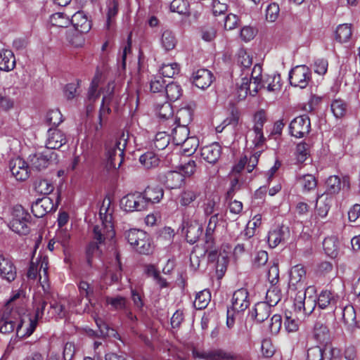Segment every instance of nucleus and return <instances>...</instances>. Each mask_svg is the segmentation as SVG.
Segmentation results:
<instances>
[{"mask_svg": "<svg viewBox=\"0 0 360 360\" xmlns=\"http://www.w3.org/2000/svg\"><path fill=\"white\" fill-rule=\"evenodd\" d=\"M134 211H142L148 207L146 200L140 192L134 193Z\"/></svg>", "mask_w": 360, "mask_h": 360, "instance_id": "nucleus-57", "label": "nucleus"}, {"mask_svg": "<svg viewBox=\"0 0 360 360\" xmlns=\"http://www.w3.org/2000/svg\"><path fill=\"white\" fill-rule=\"evenodd\" d=\"M120 141L110 140L105 143L108 169H118L124 160V148L120 147ZM124 147V143L122 145Z\"/></svg>", "mask_w": 360, "mask_h": 360, "instance_id": "nucleus-5", "label": "nucleus"}, {"mask_svg": "<svg viewBox=\"0 0 360 360\" xmlns=\"http://www.w3.org/2000/svg\"><path fill=\"white\" fill-rule=\"evenodd\" d=\"M9 169L12 176L17 181H25L30 176L29 166L27 163L20 157L10 160Z\"/></svg>", "mask_w": 360, "mask_h": 360, "instance_id": "nucleus-12", "label": "nucleus"}, {"mask_svg": "<svg viewBox=\"0 0 360 360\" xmlns=\"http://www.w3.org/2000/svg\"><path fill=\"white\" fill-rule=\"evenodd\" d=\"M311 130L310 119L307 115H301L294 118L290 123L289 132L296 138H303Z\"/></svg>", "mask_w": 360, "mask_h": 360, "instance_id": "nucleus-10", "label": "nucleus"}, {"mask_svg": "<svg viewBox=\"0 0 360 360\" xmlns=\"http://www.w3.org/2000/svg\"><path fill=\"white\" fill-rule=\"evenodd\" d=\"M66 138L65 134L56 128H50L48 131V138L46 147L48 150L58 149L65 144Z\"/></svg>", "mask_w": 360, "mask_h": 360, "instance_id": "nucleus-17", "label": "nucleus"}, {"mask_svg": "<svg viewBox=\"0 0 360 360\" xmlns=\"http://www.w3.org/2000/svg\"><path fill=\"white\" fill-rule=\"evenodd\" d=\"M181 232L185 235L187 242L194 244L201 236L202 227L195 219L189 218L188 215L184 214Z\"/></svg>", "mask_w": 360, "mask_h": 360, "instance_id": "nucleus-8", "label": "nucleus"}, {"mask_svg": "<svg viewBox=\"0 0 360 360\" xmlns=\"http://www.w3.org/2000/svg\"><path fill=\"white\" fill-rule=\"evenodd\" d=\"M50 318H63L65 316V307L56 301L50 303V309L48 311Z\"/></svg>", "mask_w": 360, "mask_h": 360, "instance_id": "nucleus-50", "label": "nucleus"}, {"mask_svg": "<svg viewBox=\"0 0 360 360\" xmlns=\"http://www.w3.org/2000/svg\"><path fill=\"white\" fill-rule=\"evenodd\" d=\"M134 248L140 254L148 255L151 252V243L150 237L147 233H145V237H143L141 240H139V244H137Z\"/></svg>", "mask_w": 360, "mask_h": 360, "instance_id": "nucleus-48", "label": "nucleus"}, {"mask_svg": "<svg viewBox=\"0 0 360 360\" xmlns=\"http://www.w3.org/2000/svg\"><path fill=\"white\" fill-rule=\"evenodd\" d=\"M238 63L244 68H249L252 64V58L245 50L240 49L238 53Z\"/></svg>", "mask_w": 360, "mask_h": 360, "instance_id": "nucleus-54", "label": "nucleus"}, {"mask_svg": "<svg viewBox=\"0 0 360 360\" xmlns=\"http://www.w3.org/2000/svg\"><path fill=\"white\" fill-rule=\"evenodd\" d=\"M134 193L127 194L120 200V207L126 212H134Z\"/></svg>", "mask_w": 360, "mask_h": 360, "instance_id": "nucleus-60", "label": "nucleus"}, {"mask_svg": "<svg viewBox=\"0 0 360 360\" xmlns=\"http://www.w3.org/2000/svg\"><path fill=\"white\" fill-rule=\"evenodd\" d=\"M170 136L176 145H180L188 137L189 129L188 127L177 125L171 130Z\"/></svg>", "mask_w": 360, "mask_h": 360, "instance_id": "nucleus-27", "label": "nucleus"}, {"mask_svg": "<svg viewBox=\"0 0 360 360\" xmlns=\"http://www.w3.org/2000/svg\"><path fill=\"white\" fill-rule=\"evenodd\" d=\"M58 202L54 203L51 198L44 196L41 198H38L32 204L31 211L34 217L41 218L51 211H55Z\"/></svg>", "mask_w": 360, "mask_h": 360, "instance_id": "nucleus-11", "label": "nucleus"}, {"mask_svg": "<svg viewBox=\"0 0 360 360\" xmlns=\"http://www.w3.org/2000/svg\"><path fill=\"white\" fill-rule=\"evenodd\" d=\"M191 79L198 88L204 89L210 86L212 83L213 75L207 69H199L193 73Z\"/></svg>", "mask_w": 360, "mask_h": 360, "instance_id": "nucleus-16", "label": "nucleus"}, {"mask_svg": "<svg viewBox=\"0 0 360 360\" xmlns=\"http://www.w3.org/2000/svg\"><path fill=\"white\" fill-rule=\"evenodd\" d=\"M196 356L205 360H221L229 359L228 354L221 350L197 352Z\"/></svg>", "mask_w": 360, "mask_h": 360, "instance_id": "nucleus-39", "label": "nucleus"}, {"mask_svg": "<svg viewBox=\"0 0 360 360\" xmlns=\"http://www.w3.org/2000/svg\"><path fill=\"white\" fill-rule=\"evenodd\" d=\"M100 216L101 224L94 226L92 236L94 240L89 244L86 248L87 263L89 266L92 264V256L99 250L98 245L104 243L106 239L111 238L115 236L111 214H105L103 217L101 208Z\"/></svg>", "mask_w": 360, "mask_h": 360, "instance_id": "nucleus-2", "label": "nucleus"}, {"mask_svg": "<svg viewBox=\"0 0 360 360\" xmlns=\"http://www.w3.org/2000/svg\"><path fill=\"white\" fill-rule=\"evenodd\" d=\"M36 189L41 194L49 195L53 191L54 187L49 180L42 179L38 183Z\"/></svg>", "mask_w": 360, "mask_h": 360, "instance_id": "nucleus-58", "label": "nucleus"}, {"mask_svg": "<svg viewBox=\"0 0 360 360\" xmlns=\"http://www.w3.org/2000/svg\"><path fill=\"white\" fill-rule=\"evenodd\" d=\"M115 83L114 82H109L107 86L102 89L103 96L102 99L101 106L99 110V124L96 126V129L98 131L102 128L103 122L105 120L107 116L111 112L110 104L117 96L115 94Z\"/></svg>", "mask_w": 360, "mask_h": 360, "instance_id": "nucleus-6", "label": "nucleus"}, {"mask_svg": "<svg viewBox=\"0 0 360 360\" xmlns=\"http://www.w3.org/2000/svg\"><path fill=\"white\" fill-rule=\"evenodd\" d=\"M57 161V153L47 148L41 153H37L30 157V167L37 171L45 169L51 164L56 163Z\"/></svg>", "mask_w": 360, "mask_h": 360, "instance_id": "nucleus-7", "label": "nucleus"}, {"mask_svg": "<svg viewBox=\"0 0 360 360\" xmlns=\"http://www.w3.org/2000/svg\"><path fill=\"white\" fill-rule=\"evenodd\" d=\"M169 137L168 131L158 132L154 140V146L159 150L165 149L169 143Z\"/></svg>", "mask_w": 360, "mask_h": 360, "instance_id": "nucleus-45", "label": "nucleus"}, {"mask_svg": "<svg viewBox=\"0 0 360 360\" xmlns=\"http://www.w3.org/2000/svg\"><path fill=\"white\" fill-rule=\"evenodd\" d=\"M317 304V296L314 287H308L304 292L299 291L294 299V307L297 313L309 315Z\"/></svg>", "mask_w": 360, "mask_h": 360, "instance_id": "nucleus-3", "label": "nucleus"}, {"mask_svg": "<svg viewBox=\"0 0 360 360\" xmlns=\"http://www.w3.org/2000/svg\"><path fill=\"white\" fill-rule=\"evenodd\" d=\"M146 233V232L140 229H131L127 231L124 235L128 243L134 248L139 244V240H141V238L145 237Z\"/></svg>", "mask_w": 360, "mask_h": 360, "instance_id": "nucleus-40", "label": "nucleus"}, {"mask_svg": "<svg viewBox=\"0 0 360 360\" xmlns=\"http://www.w3.org/2000/svg\"><path fill=\"white\" fill-rule=\"evenodd\" d=\"M141 193L148 206L150 204L159 202L164 195V191L160 186H148Z\"/></svg>", "mask_w": 360, "mask_h": 360, "instance_id": "nucleus-24", "label": "nucleus"}, {"mask_svg": "<svg viewBox=\"0 0 360 360\" xmlns=\"http://www.w3.org/2000/svg\"><path fill=\"white\" fill-rule=\"evenodd\" d=\"M167 98L170 101H176L182 95L181 86L175 82H171L166 85L165 89Z\"/></svg>", "mask_w": 360, "mask_h": 360, "instance_id": "nucleus-35", "label": "nucleus"}, {"mask_svg": "<svg viewBox=\"0 0 360 360\" xmlns=\"http://www.w3.org/2000/svg\"><path fill=\"white\" fill-rule=\"evenodd\" d=\"M314 337L320 343L326 344L330 339L328 327L320 322H317L314 328Z\"/></svg>", "mask_w": 360, "mask_h": 360, "instance_id": "nucleus-28", "label": "nucleus"}, {"mask_svg": "<svg viewBox=\"0 0 360 360\" xmlns=\"http://www.w3.org/2000/svg\"><path fill=\"white\" fill-rule=\"evenodd\" d=\"M246 139H250L252 140V144L256 148H259L262 146L266 141L262 130L255 131L252 129L249 131L246 135Z\"/></svg>", "mask_w": 360, "mask_h": 360, "instance_id": "nucleus-47", "label": "nucleus"}, {"mask_svg": "<svg viewBox=\"0 0 360 360\" xmlns=\"http://www.w3.org/2000/svg\"><path fill=\"white\" fill-rule=\"evenodd\" d=\"M15 58L13 53L8 49L0 52V70L9 72L15 67Z\"/></svg>", "mask_w": 360, "mask_h": 360, "instance_id": "nucleus-25", "label": "nucleus"}, {"mask_svg": "<svg viewBox=\"0 0 360 360\" xmlns=\"http://www.w3.org/2000/svg\"><path fill=\"white\" fill-rule=\"evenodd\" d=\"M165 86V80L162 76H155L150 82V90L154 93L161 92Z\"/></svg>", "mask_w": 360, "mask_h": 360, "instance_id": "nucleus-59", "label": "nucleus"}, {"mask_svg": "<svg viewBox=\"0 0 360 360\" xmlns=\"http://www.w3.org/2000/svg\"><path fill=\"white\" fill-rule=\"evenodd\" d=\"M339 296L330 290H322L317 297V305L321 309L335 307Z\"/></svg>", "mask_w": 360, "mask_h": 360, "instance_id": "nucleus-19", "label": "nucleus"}, {"mask_svg": "<svg viewBox=\"0 0 360 360\" xmlns=\"http://www.w3.org/2000/svg\"><path fill=\"white\" fill-rule=\"evenodd\" d=\"M193 119V110L191 108H182L176 112L175 122L177 125L188 127Z\"/></svg>", "mask_w": 360, "mask_h": 360, "instance_id": "nucleus-30", "label": "nucleus"}, {"mask_svg": "<svg viewBox=\"0 0 360 360\" xmlns=\"http://www.w3.org/2000/svg\"><path fill=\"white\" fill-rule=\"evenodd\" d=\"M271 307L268 303L258 302L255 307V319L258 322H263L270 316Z\"/></svg>", "mask_w": 360, "mask_h": 360, "instance_id": "nucleus-29", "label": "nucleus"}, {"mask_svg": "<svg viewBox=\"0 0 360 360\" xmlns=\"http://www.w3.org/2000/svg\"><path fill=\"white\" fill-rule=\"evenodd\" d=\"M180 71L179 65L176 63L163 64L160 69V72L165 77L172 78L179 74Z\"/></svg>", "mask_w": 360, "mask_h": 360, "instance_id": "nucleus-46", "label": "nucleus"}, {"mask_svg": "<svg viewBox=\"0 0 360 360\" xmlns=\"http://www.w3.org/2000/svg\"><path fill=\"white\" fill-rule=\"evenodd\" d=\"M250 306L249 293L245 288L236 290L232 297V311L238 313L244 311Z\"/></svg>", "mask_w": 360, "mask_h": 360, "instance_id": "nucleus-13", "label": "nucleus"}, {"mask_svg": "<svg viewBox=\"0 0 360 360\" xmlns=\"http://www.w3.org/2000/svg\"><path fill=\"white\" fill-rule=\"evenodd\" d=\"M284 325L288 332H295L298 330V320L292 317L291 312L285 313Z\"/></svg>", "mask_w": 360, "mask_h": 360, "instance_id": "nucleus-55", "label": "nucleus"}, {"mask_svg": "<svg viewBox=\"0 0 360 360\" xmlns=\"http://www.w3.org/2000/svg\"><path fill=\"white\" fill-rule=\"evenodd\" d=\"M289 235V230L285 226H276L269 232L268 243L271 248H275L283 241Z\"/></svg>", "mask_w": 360, "mask_h": 360, "instance_id": "nucleus-21", "label": "nucleus"}, {"mask_svg": "<svg viewBox=\"0 0 360 360\" xmlns=\"http://www.w3.org/2000/svg\"><path fill=\"white\" fill-rule=\"evenodd\" d=\"M99 86V78L95 77L88 91L87 98L89 103H94L100 96L101 92L98 91Z\"/></svg>", "mask_w": 360, "mask_h": 360, "instance_id": "nucleus-49", "label": "nucleus"}, {"mask_svg": "<svg viewBox=\"0 0 360 360\" xmlns=\"http://www.w3.org/2000/svg\"><path fill=\"white\" fill-rule=\"evenodd\" d=\"M210 300V292L208 290H203L197 293L193 304L197 309H203L208 305Z\"/></svg>", "mask_w": 360, "mask_h": 360, "instance_id": "nucleus-36", "label": "nucleus"}, {"mask_svg": "<svg viewBox=\"0 0 360 360\" xmlns=\"http://www.w3.org/2000/svg\"><path fill=\"white\" fill-rule=\"evenodd\" d=\"M266 303L270 306L274 307L276 305L281 299V294L279 290L274 287L268 290L266 295Z\"/></svg>", "mask_w": 360, "mask_h": 360, "instance_id": "nucleus-53", "label": "nucleus"}, {"mask_svg": "<svg viewBox=\"0 0 360 360\" xmlns=\"http://www.w3.org/2000/svg\"><path fill=\"white\" fill-rule=\"evenodd\" d=\"M279 6L276 3L269 4L266 11V18L270 22H274L279 14Z\"/></svg>", "mask_w": 360, "mask_h": 360, "instance_id": "nucleus-61", "label": "nucleus"}, {"mask_svg": "<svg viewBox=\"0 0 360 360\" xmlns=\"http://www.w3.org/2000/svg\"><path fill=\"white\" fill-rule=\"evenodd\" d=\"M27 302L28 297L23 289L14 290L5 304L4 311L13 313L19 319L24 316H29L26 314Z\"/></svg>", "mask_w": 360, "mask_h": 360, "instance_id": "nucleus-4", "label": "nucleus"}, {"mask_svg": "<svg viewBox=\"0 0 360 360\" xmlns=\"http://www.w3.org/2000/svg\"><path fill=\"white\" fill-rule=\"evenodd\" d=\"M157 113L160 118L167 120L169 122H174V120L172 118L173 110L169 102L158 105L157 106Z\"/></svg>", "mask_w": 360, "mask_h": 360, "instance_id": "nucleus-42", "label": "nucleus"}, {"mask_svg": "<svg viewBox=\"0 0 360 360\" xmlns=\"http://www.w3.org/2000/svg\"><path fill=\"white\" fill-rule=\"evenodd\" d=\"M139 161L146 168L155 167L159 164V158L151 151H148L140 156Z\"/></svg>", "mask_w": 360, "mask_h": 360, "instance_id": "nucleus-41", "label": "nucleus"}, {"mask_svg": "<svg viewBox=\"0 0 360 360\" xmlns=\"http://www.w3.org/2000/svg\"><path fill=\"white\" fill-rule=\"evenodd\" d=\"M161 43L166 51H169L175 47L176 39L171 31L165 30L162 34Z\"/></svg>", "mask_w": 360, "mask_h": 360, "instance_id": "nucleus-44", "label": "nucleus"}, {"mask_svg": "<svg viewBox=\"0 0 360 360\" xmlns=\"http://www.w3.org/2000/svg\"><path fill=\"white\" fill-rule=\"evenodd\" d=\"M159 178L160 181L169 189H176L184 184V175L181 172L168 171L160 174Z\"/></svg>", "mask_w": 360, "mask_h": 360, "instance_id": "nucleus-14", "label": "nucleus"}, {"mask_svg": "<svg viewBox=\"0 0 360 360\" xmlns=\"http://www.w3.org/2000/svg\"><path fill=\"white\" fill-rule=\"evenodd\" d=\"M342 320L346 330L351 334L355 333L356 329H360V321L356 320L354 308L352 305H347L342 310Z\"/></svg>", "mask_w": 360, "mask_h": 360, "instance_id": "nucleus-15", "label": "nucleus"}, {"mask_svg": "<svg viewBox=\"0 0 360 360\" xmlns=\"http://www.w3.org/2000/svg\"><path fill=\"white\" fill-rule=\"evenodd\" d=\"M182 153L186 156H190L193 154L199 146V141L195 136L188 137L185 141L181 143Z\"/></svg>", "mask_w": 360, "mask_h": 360, "instance_id": "nucleus-34", "label": "nucleus"}, {"mask_svg": "<svg viewBox=\"0 0 360 360\" xmlns=\"http://www.w3.org/2000/svg\"><path fill=\"white\" fill-rule=\"evenodd\" d=\"M250 79L248 77H243L241 79V82L238 86V92L239 96L242 98H245L250 90Z\"/></svg>", "mask_w": 360, "mask_h": 360, "instance_id": "nucleus-63", "label": "nucleus"}, {"mask_svg": "<svg viewBox=\"0 0 360 360\" xmlns=\"http://www.w3.org/2000/svg\"><path fill=\"white\" fill-rule=\"evenodd\" d=\"M17 276L16 268L13 263L0 255V277L8 282L14 281Z\"/></svg>", "mask_w": 360, "mask_h": 360, "instance_id": "nucleus-18", "label": "nucleus"}, {"mask_svg": "<svg viewBox=\"0 0 360 360\" xmlns=\"http://www.w3.org/2000/svg\"><path fill=\"white\" fill-rule=\"evenodd\" d=\"M170 10L180 15H188L189 4L186 0H173L170 4Z\"/></svg>", "mask_w": 360, "mask_h": 360, "instance_id": "nucleus-43", "label": "nucleus"}, {"mask_svg": "<svg viewBox=\"0 0 360 360\" xmlns=\"http://www.w3.org/2000/svg\"><path fill=\"white\" fill-rule=\"evenodd\" d=\"M105 302L107 306H109V309L112 311H124L128 307L127 299L120 295L106 296Z\"/></svg>", "mask_w": 360, "mask_h": 360, "instance_id": "nucleus-26", "label": "nucleus"}, {"mask_svg": "<svg viewBox=\"0 0 360 360\" xmlns=\"http://www.w3.org/2000/svg\"><path fill=\"white\" fill-rule=\"evenodd\" d=\"M331 111L336 118L344 117L347 112V105L340 98L334 99L330 104Z\"/></svg>", "mask_w": 360, "mask_h": 360, "instance_id": "nucleus-37", "label": "nucleus"}, {"mask_svg": "<svg viewBox=\"0 0 360 360\" xmlns=\"http://www.w3.org/2000/svg\"><path fill=\"white\" fill-rule=\"evenodd\" d=\"M311 78V72L306 65L296 66L291 70L289 74V80L292 86L305 88Z\"/></svg>", "mask_w": 360, "mask_h": 360, "instance_id": "nucleus-9", "label": "nucleus"}, {"mask_svg": "<svg viewBox=\"0 0 360 360\" xmlns=\"http://www.w3.org/2000/svg\"><path fill=\"white\" fill-rule=\"evenodd\" d=\"M306 276V270L301 264L294 266L290 272V285H295L300 283Z\"/></svg>", "mask_w": 360, "mask_h": 360, "instance_id": "nucleus-33", "label": "nucleus"}, {"mask_svg": "<svg viewBox=\"0 0 360 360\" xmlns=\"http://www.w3.org/2000/svg\"><path fill=\"white\" fill-rule=\"evenodd\" d=\"M268 261V253L264 250L257 252L253 259L254 268H259L266 264Z\"/></svg>", "mask_w": 360, "mask_h": 360, "instance_id": "nucleus-62", "label": "nucleus"}, {"mask_svg": "<svg viewBox=\"0 0 360 360\" xmlns=\"http://www.w3.org/2000/svg\"><path fill=\"white\" fill-rule=\"evenodd\" d=\"M36 328V321L32 320L30 316H24L21 319L13 313L4 311L0 314V332L8 334L15 329L16 335L19 338L30 336Z\"/></svg>", "mask_w": 360, "mask_h": 360, "instance_id": "nucleus-1", "label": "nucleus"}, {"mask_svg": "<svg viewBox=\"0 0 360 360\" xmlns=\"http://www.w3.org/2000/svg\"><path fill=\"white\" fill-rule=\"evenodd\" d=\"M221 148L217 143L204 146L201 149L202 158L210 164L216 163L221 156Z\"/></svg>", "mask_w": 360, "mask_h": 360, "instance_id": "nucleus-20", "label": "nucleus"}, {"mask_svg": "<svg viewBox=\"0 0 360 360\" xmlns=\"http://www.w3.org/2000/svg\"><path fill=\"white\" fill-rule=\"evenodd\" d=\"M352 34V25H340L335 31V39L340 43H345L349 40Z\"/></svg>", "mask_w": 360, "mask_h": 360, "instance_id": "nucleus-32", "label": "nucleus"}, {"mask_svg": "<svg viewBox=\"0 0 360 360\" xmlns=\"http://www.w3.org/2000/svg\"><path fill=\"white\" fill-rule=\"evenodd\" d=\"M61 112L58 110H49L46 116V121L49 125L56 127L63 122Z\"/></svg>", "mask_w": 360, "mask_h": 360, "instance_id": "nucleus-51", "label": "nucleus"}, {"mask_svg": "<svg viewBox=\"0 0 360 360\" xmlns=\"http://www.w3.org/2000/svg\"><path fill=\"white\" fill-rule=\"evenodd\" d=\"M197 198V194L190 190L183 191L179 195L180 204L183 206H187L193 202Z\"/></svg>", "mask_w": 360, "mask_h": 360, "instance_id": "nucleus-56", "label": "nucleus"}, {"mask_svg": "<svg viewBox=\"0 0 360 360\" xmlns=\"http://www.w3.org/2000/svg\"><path fill=\"white\" fill-rule=\"evenodd\" d=\"M75 28L81 33H87L91 27V22L82 11L75 13L71 18Z\"/></svg>", "mask_w": 360, "mask_h": 360, "instance_id": "nucleus-22", "label": "nucleus"}, {"mask_svg": "<svg viewBox=\"0 0 360 360\" xmlns=\"http://www.w3.org/2000/svg\"><path fill=\"white\" fill-rule=\"evenodd\" d=\"M196 165L194 160H189L187 163L180 166V171L186 176H191L195 172Z\"/></svg>", "mask_w": 360, "mask_h": 360, "instance_id": "nucleus-64", "label": "nucleus"}, {"mask_svg": "<svg viewBox=\"0 0 360 360\" xmlns=\"http://www.w3.org/2000/svg\"><path fill=\"white\" fill-rule=\"evenodd\" d=\"M323 248L326 255L334 258L338 254L339 243L334 237L326 238L323 242Z\"/></svg>", "mask_w": 360, "mask_h": 360, "instance_id": "nucleus-31", "label": "nucleus"}, {"mask_svg": "<svg viewBox=\"0 0 360 360\" xmlns=\"http://www.w3.org/2000/svg\"><path fill=\"white\" fill-rule=\"evenodd\" d=\"M297 179L304 191H311L316 187V179L311 174L300 175L297 176Z\"/></svg>", "mask_w": 360, "mask_h": 360, "instance_id": "nucleus-38", "label": "nucleus"}, {"mask_svg": "<svg viewBox=\"0 0 360 360\" xmlns=\"http://www.w3.org/2000/svg\"><path fill=\"white\" fill-rule=\"evenodd\" d=\"M267 118L266 112L264 110H260L255 112L253 117L254 126L252 129L255 131L262 130L264 123L266 122Z\"/></svg>", "mask_w": 360, "mask_h": 360, "instance_id": "nucleus-52", "label": "nucleus"}, {"mask_svg": "<svg viewBox=\"0 0 360 360\" xmlns=\"http://www.w3.org/2000/svg\"><path fill=\"white\" fill-rule=\"evenodd\" d=\"M343 184V187L347 186L349 188V178L348 176H344L342 180L338 176H330L326 181L327 192L330 194H336L341 190V185Z\"/></svg>", "mask_w": 360, "mask_h": 360, "instance_id": "nucleus-23", "label": "nucleus"}]
</instances>
